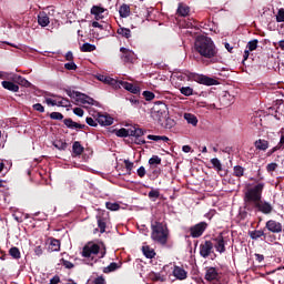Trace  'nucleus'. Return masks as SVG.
<instances>
[{"label": "nucleus", "mask_w": 284, "mask_h": 284, "mask_svg": "<svg viewBox=\"0 0 284 284\" xmlns=\"http://www.w3.org/2000/svg\"><path fill=\"white\" fill-rule=\"evenodd\" d=\"M263 190H265V183H257L255 186L247 189L244 194V207L247 212H262V214H272V204L270 202H262Z\"/></svg>", "instance_id": "1"}, {"label": "nucleus", "mask_w": 284, "mask_h": 284, "mask_svg": "<svg viewBox=\"0 0 284 284\" xmlns=\"http://www.w3.org/2000/svg\"><path fill=\"white\" fill-rule=\"evenodd\" d=\"M195 52H199L202 58L204 65H210L211 63H219V50L212 38L207 36H199L194 42Z\"/></svg>", "instance_id": "2"}, {"label": "nucleus", "mask_w": 284, "mask_h": 284, "mask_svg": "<svg viewBox=\"0 0 284 284\" xmlns=\"http://www.w3.org/2000/svg\"><path fill=\"white\" fill-rule=\"evenodd\" d=\"M151 239L159 245H168V239H170V229L168 224L155 221L151 224Z\"/></svg>", "instance_id": "3"}, {"label": "nucleus", "mask_w": 284, "mask_h": 284, "mask_svg": "<svg viewBox=\"0 0 284 284\" xmlns=\"http://www.w3.org/2000/svg\"><path fill=\"white\" fill-rule=\"evenodd\" d=\"M169 114H170V111H168V104L161 101L154 102V105L151 109V116L153 121H158L160 125H163Z\"/></svg>", "instance_id": "4"}, {"label": "nucleus", "mask_w": 284, "mask_h": 284, "mask_svg": "<svg viewBox=\"0 0 284 284\" xmlns=\"http://www.w3.org/2000/svg\"><path fill=\"white\" fill-rule=\"evenodd\" d=\"M221 276H222V273L219 272V268H216L214 266L205 267L204 278L207 281V283L227 284V282L225 280H223Z\"/></svg>", "instance_id": "5"}, {"label": "nucleus", "mask_w": 284, "mask_h": 284, "mask_svg": "<svg viewBox=\"0 0 284 284\" xmlns=\"http://www.w3.org/2000/svg\"><path fill=\"white\" fill-rule=\"evenodd\" d=\"M189 79L191 81H195V83H200L201 85H219V80L204 74L190 73Z\"/></svg>", "instance_id": "6"}, {"label": "nucleus", "mask_w": 284, "mask_h": 284, "mask_svg": "<svg viewBox=\"0 0 284 284\" xmlns=\"http://www.w3.org/2000/svg\"><path fill=\"white\" fill-rule=\"evenodd\" d=\"M207 227H210V224H207V222H199L197 224L189 229L190 236L192 239H201V236L205 234V230H207Z\"/></svg>", "instance_id": "7"}, {"label": "nucleus", "mask_w": 284, "mask_h": 284, "mask_svg": "<svg viewBox=\"0 0 284 284\" xmlns=\"http://www.w3.org/2000/svg\"><path fill=\"white\" fill-rule=\"evenodd\" d=\"M101 252V246L95 243H89L82 248V256L84 258H92V254L97 255Z\"/></svg>", "instance_id": "8"}, {"label": "nucleus", "mask_w": 284, "mask_h": 284, "mask_svg": "<svg viewBox=\"0 0 284 284\" xmlns=\"http://www.w3.org/2000/svg\"><path fill=\"white\" fill-rule=\"evenodd\" d=\"M212 252H214V243H212V241H205L200 244V256H202V258H209Z\"/></svg>", "instance_id": "9"}, {"label": "nucleus", "mask_w": 284, "mask_h": 284, "mask_svg": "<svg viewBox=\"0 0 284 284\" xmlns=\"http://www.w3.org/2000/svg\"><path fill=\"white\" fill-rule=\"evenodd\" d=\"M116 88H123L128 92H131V94H141V88L123 80H118Z\"/></svg>", "instance_id": "10"}, {"label": "nucleus", "mask_w": 284, "mask_h": 284, "mask_svg": "<svg viewBox=\"0 0 284 284\" xmlns=\"http://www.w3.org/2000/svg\"><path fill=\"white\" fill-rule=\"evenodd\" d=\"M265 230H268L273 234H281L283 232V224L276 222V220H268L265 224Z\"/></svg>", "instance_id": "11"}, {"label": "nucleus", "mask_w": 284, "mask_h": 284, "mask_svg": "<svg viewBox=\"0 0 284 284\" xmlns=\"http://www.w3.org/2000/svg\"><path fill=\"white\" fill-rule=\"evenodd\" d=\"M214 247L216 252L220 254H224L225 252V237H223V233H220L216 237H213Z\"/></svg>", "instance_id": "12"}, {"label": "nucleus", "mask_w": 284, "mask_h": 284, "mask_svg": "<svg viewBox=\"0 0 284 284\" xmlns=\"http://www.w3.org/2000/svg\"><path fill=\"white\" fill-rule=\"evenodd\" d=\"M120 52L122 53L121 59L124 63H133L134 62V52L125 47L120 48Z\"/></svg>", "instance_id": "13"}, {"label": "nucleus", "mask_w": 284, "mask_h": 284, "mask_svg": "<svg viewBox=\"0 0 284 284\" xmlns=\"http://www.w3.org/2000/svg\"><path fill=\"white\" fill-rule=\"evenodd\" d=\"M75 99L83 105H94V99L90 98V95L85 93L78 92Z\"/></svg>", "instance_id": "14"}, {"label": "nucleus", "mask_w": 284, "mask_h": 284, "mask_svg": "<svg viewBox=\"0 0 284 284\" xmlns=\"http://www.w3.org/2000/svg\"><path fill=\"white\" fill-rule=\"evenodd\" d=\"M63 123L67 128H69V130H74V129L85 130L87 128L85 124H80L78 122H74L71 118L64 119Z\"/></svg>", "instance_id": "15"}, {"label": "nucleus", "mask_w": 284, "mask_h": 284, "mask_svg": "<svg viewBox=\"0 0 284 284\" xmlns=\"http://www.w3.org/2000/svg\"><path fill=\"white\" fill-rule=\"evenodd\" d=\"M173 276H175L178 281H185V278H187V272L181 266H174Z\"/></svg>", "instance_id": "16"}, {"label": "nucleus", "mask_w": 284, "mask_h": 284, "mask_svg": "<svg viewBox=\"0 0 284 284\" xmlns=\"http://www.w3.org/2000/svg\"><path fill=\"white\" fill-rule=\"evenodd\" d=\"M98 123H100L101 125L108 126V125H112V123H114V118L108 115V114H100L97 119Z\"/></svg>", "instance_id": "17"}, {"label": "nucleus", "mask_w": 284, "mask_h": 284, "mask_svg": "<svg viewBox=\"0 0 284 284\" xmlns=\"http://www.w3.org/2000/svg\"><path fill=\"white\" fill-rule=\"evenodd\" d=\"M83 152H85V148H83V145H81V142H79V141L73 142L72 156L73 158L81 156V154H83Z\"/></svg>", "instance_id": "18"}, {"label": "nucleus", "mask_w": 284, "mask_h": 284, "mask_svg": "<svg viewBox=\"0 0 284 284\" xmlns=\"http://www.w3.org/2000/svg\"><path fill=\"white\" fill-rule=\"evenodd\" d=\"M38 23L41 26V28H47V26H50V17H48V13L45 11H41L38 14Z\"/></svg>", "instance_id": "19"}, {"label": "nucleus", "mask_w": 284, "mask_h": 284, "mask_svg": "<svg viewBox=\"0 0 284 284\" xmlns=\"http://www.w3.org/2000/svg\"><path fill=\"white\" fill-rule=\"evenodd\" d=\"M98 81H102V83H106L108 85H112L116 89V85L119 83V80H115L114 78H110L108 75L100 74L98 75Z\"/></svg>", "instance_id": "20"}, {"label": "nucleus", "mask_w": 284, "mask_h": 284, "mask_svg": "<svg viewBox=\"0 0 284 284\" xmlns=\"http://www.w3.org/2000/svg\"><path fill=\"white\" fill-rule=\"evenodd\" d=\"M1 85L4 90H9V92H19V84L12 81H2Z\"/></svg>", "instance_id": "21"}, {"label": "nucleus", "mask_w": 284, "mask_h": 284, "mask_svg": "<svg viewBox=\"0 0 284 284\" xmlns=\"http://www.w3.org/2000/svg\"><path fill=\"white\" fill-rule=\"evenodd\" d=\"M13 81H16L18 83V85H22V88H31L32 87V83L21 75L14 74Z\"/></svg>", "instance_id": "22"}, {"label": "nucleus", "mask_w": 284, "mask_h": 284, "mask_svg": "<svg viewBox=\"0 0 284 284\" xmlns=\"http://www.w3.org/2000/svg\"><path fill=\"white\" fill-rule=\"evenodd\" d=\"M254 146L256 148V150L265 152V150L270 148V142L267 140L258 139L254 142Z\"/></svg>", "instance_id": "23"}, {"label": "nucleus", "mask_w": 284, "mask_h": 284, "mask_svg": "<svg viewBox=\"0 0 284 284\" xmlns=\"http://www.w3.org/2000/svg\"><path fill=\"white\" fill-rule=\"evenodd\" d=\"M121 265H123L122 262H112L110 265L103 268L104 274H110V272H116V270H121Z\"/></svg>", "instance_id": "24"}, {"label": "nucleus", "mask_w": 284, "mask_h": 284, "mask_svg": "<svg viewBox=\"0 0 284 284\" xmlns=\"http://www.w3.org/2000/svg\"><path fill=\"white\" fill-rule=\"evenodd\" d=\"M49 250L50 252H59V250H61V241L51 237L49 243Z\"/></svg>", "instance_id": "25"}, {"label": "nucleus", "mask_w": 284, "mask_h": 284, "mask_svg": "<svg viewBox=\"0 0 284 284\" xmlns=\"http://www.w3.org/2000/svg\"><path fill=\"white\" fill-rule=\"evenodd\" d=\"M142 253L145 258H154L156 256V252L150 245L142 246Z\"/></svg>", "instance_id": "26"}, {"label": "nucleus", "mask_w": 284, "mask_h": 284, "mask_svg": "<svg viewBox=\"0 0 284 284\" xmlns=\"http://www.w3.org/2000/svg\"><path fill=\"white\" fill-rule=\"evenodd\" d=\"M119 14L122 19H128V17L131 14L130 6L125 3L122 4L119 9Z\"/></svg>", "instance_id": "27"}, {"label": "nucleus", "mask_w": 284, "mask_h": 284, "mask_svg": "<svg viewBox=\"0 0 284 284\" xmlns=\"http://www.w3.org/2000/svg\"><path fill=\"white\" fill-rule=\"evenodd\" d=\"M184 119L187 123H190L194 128H196V125H199V119L196 118V115H194L192 113H184Z\"/></svg>", "instance_id": "28"}, {"label": "nucleus", "mask_w": 284, "mask_h": 284, "mask_svg": "<svg viewBox=\"0 0 284 284\" xmlns=\"http://www.w3.org/2000/svg\"><path fill=\"white\" fill-rule=\"evenodd\" d=\"M97 221L100 234H105V227H108V222L105 217L97 216Z\"/></svg>", "instance_id": "29"}, {"label": "nucleus", "mask_w": 284, "mask_h": 284, "mask_svg": "<svg viewBox=\"0 0 284 284\" xmlns=\"http://www.w3.org/2000/svg\"><path fill=\"white\" fill-rule=\"evenodd\" d=\"M179 17H187L190 14V7L186 4L180 3L176 10Z\"/></svg>", "instance_id": "30"}, {"label": "nucleus", "mask_w": 284, "mask_h": 284, "mask_svg": "<svg viewBox=\"0 0 284 284\" xmlns=\"http://www.w3.org/2000/svg\"><path fill=\"white\" fill-rule=\"evenodd\" d=\"M250 236L253 241H258V239H261L262 236H264L265 239V231H261V230H255L250 232Z\"/></svg>", "instance_id": "31"}, {"label": "nucleus", "mask_w": 284, "mask_h": 284, "mask_svg": "<svg viewBox=\"0 0 284 284\" xmlns=\"http://www.w3.org/2000/svg\"><path fill=\"white\" fill-rule=\"evenodd\" d=\"M244 174H245V168H243L241 165H235L233 168V176L241 179V176H244Z\"/></svg>", "instance_id": "32"}, {"label": "nucleus", "mask_w": 284, "mask_h": 284, "mask_svg": "<svg viewBox=\"0 0 284 284\" xmlns=\"http://www.w3.org/2000/svg\"><path fill=\"white\" fill-rule=\"evenodd\" d=\"M118 34L124 37V39H130L132 37V31L128 28L122 27L118 29Z\"/></svg>", "instance_id": "33"}, {"label": "nucleus", "mask_w": 284, "mask_h": 284, "mask_svg": "<svg viewBox=\"0 0 284 284\" xmlns=\"http://www.w3.org/2000/svg\"><path fill=\"white\" fill-rule=\"evenodd\" d=\"M9 254L10 256H12V258H16V261H19V258H21V251H19V247L17 246H12L9 250Z\"/></svg>", "instance_id": "34"}, {"label": "nucleus", "mask_w": 284, "mask_h": 284, "mask_svg": "<svg viewBox=\"0 0 284 284\" xmlns=\"http://www.w3.org/2000/svg\"><path fill=\"white\" fill-rule=\"evenodd\" d=\"M105 207L106 210H110L111 212H119V210H121V204L114 202H106L105 203Z\"/></svg>", "instance_id": "35"}, {"label": "nucleus", "mask_w": 284, "mask_h": 284, "mask_svg": "<svg viewBox=\"0 0 284 284\" xmlns=\"http://www.w3.org/2000/svg\"><path fill=\"white\" fill-rule=\"evenodd\" d=\"M180 92L183 97H192L194 94V89L191 87H181Z\"/></svg>", "instance_id": "36"}, {"label": "nucleus", "mask_w": 284, "mask_h": 284, "mask_svg": "<svg viewBox=\"0 0 284 284\" xmlns=\"http://www.w3.org/2000/svg\"><path fill=\"white\" fill-rule=\"evenodd\" d=\"M211 163L217 172H223V164H221V160H219V158L211 159Z\"/></svg>", "instance_id": "37"}, {"label": "nucleus", "mask_w": 284, "mask_h": 284, "mask_svg": "<svg viewBox=\"0 0 284 284\" xmlns=\"http://www.w3.org/2000/svg\"><path fill=\"white\" fill-rule=\"evenodd\" d=\"M80 50L81 52H94V50H97V45L85 42L84 44H82Z\"/></svg>", "instance_id": "38"}, {"label": "nucleus", "mask_w": 284, "mask_h": 284, "mask_svg": "<svg viewBox=\"0 0 284 284\" xmlns=\"http://www.w3.org/2000/svg\"><path fill=\"white\" fill-rule=\"evenodd\" d=\"M148 139L150 141H164V143H168V141H170V138L165 135H148Z\"/></svg>", "instance_id": "39"}, {"label": "nucleus", "mask_w": 284, "mask_h": 284, "mask_svg": "<svg viewBox=\"0 0 284 284\" xmlns=\"http://www.w3.org/2000/svg\"><path fill=\"white\" fill-rule=\"evenodd\" d=\"M103 12H105V9H103V7L93 6L91 8V14H93L94 17H99V14H102Z\"/></svg>", "instance_id": "40"}, {"label": "nucleus", "mask_w": 284, "mask_h": 284, "mask_svg": "<svg viewBox=\"0 0 284 284\" xmlns=\"http://www.w3.org/2000/svg\"><path fill=\"white\" fill-rule=\"evenodd\" d=\"M164 121H165V123L162 124V126L165 128V130H172V128L174 125H176V122H174V120L170 119V116H166V119Z\"/></svg>", "instance_id": "41"}, {"label": "nucleus", "mask_w": 284, "mask_h": 284, "mask_svg": "<svg viewBox=\"0 0 284 284\" xmlns=\"http://www.w3.org/2000/svg\"><path fill=\"white\" fill-rule=\"evenodd\" d=\"M246 48L248 49V52H254V50L258 48V41L256 39L248 41Z\"/></svg>", "instance_id": "42"}, {"label": "nucleus", "mask_w": 284, "mask_h": 284, "mask_svg": "<svg viewBox=\"0 0 284 284\" xmlns=\"http://www.w3.org/2000/svg\"><path fill=\"white\" fill-rule=\"evenodd\" d=\"M53 145L54 148H57V150H68V144L65 143V141L62 140L55 141Z\"/></svg>", "instance_id": "43"}, {"label": "nucleus", "mask_w": 284, "mask_h": 284, "mask_svg": "<svg viewBox=\"0 0 284 284\" xmlns=\"http://www.w3.org/2000/svg\"><path fill=\"white\" fill-rule=\"evenodd\" d=\"M161 161L159 155H152V158L149 159V165H161Z\"/></svg>", "instance_id": "44"}, {"label": "nucleus", "mask_w": 284, "mask_h": 284, "mask_svg": "<svg viewBox=\"0 0 284 284\" xmlns=\"http://www.w3.org/2000/svg\"><path fill=\"white\" fill-rule=\"evenodd\" d=\"M159 196H161V192H159V190H151L149 192V199H151L152 201H156Z\"/></svg>", "instance_id": "45"}, {"label": "nucleus", "mask_w": 284, "mask_h": 284, "mask_svg": "<svg viewBox=\"0 0 284 284\" xmlns=\"http://www.w3.org/2000/svg\"><path fill=\"white\" fill-rule=\"evenodd\" d=\"M50 119L53 121H63V115L61 112H52L50 113Z\"/></svg>", "instance_id": "46"}, {"label": "nucleus", "mask_w": 284, "mask_h": 284, "mask_svg": "<svg viewBox=\"0 0 284 284\" xmlns=\"http://www.w3.org/2000/svg\"><path fill=\"white\" fill-rule=\"evenodd\" d=\"M60 262L62 263L63 267H65V270L74 268V264L65 258H61Z\"/></svg>", "instance_id": "47"}, {"label": "nucleus", "mask_w": 284, "mask_h": 284, "mask_svg": "<svg viewBox=\"0 0 284 284\" xmlns=\"http://www.w3.org/2000/svg\"><path fill=\"white\" fill-rule=\"evenodd\" d=\"M115 134H116V136H120L121 139H125V136H128V129H125V128L119 129L115 132Z\"/></svg>", "instance_id": "48"}, {"label": "nucleus", "mask_w": 284, "mask_h": 284, "mask_svg": "<svg viewBox=\"0 0 284 284\" xmlns=\"http://www.w3.org/2000/svg\"><path fill=\"white\" fill-rule=\"evenodd\" d=\"M276 21L277 23H283L284 22V9H280L277 14H276Z\"/></svg>", "instance_id": "49"}, {"label": "nucleus", "mask_w": 284, "mask_h": 284, "mask_svg": "<svg viewBox=\"0 0 284 284\" xmlns=\"http://www.w3.org/2000/svg\"><path fill=\"white\" fill-rule=\"evenodd\" d=\"M143 97L145 99V101H152L154 99V92L151 91H143Z\"/></svg>", "instance_id": "50"}, {"label": "nucleus", "mask_w": 284, "mask_h": 284, "mask_svg": "<svg viewBox=\"0 0 284 284\" xmlns=\"http://www.w3.org/2000/svg\"><path fill=\"white\" fill-rule=\"evenodd\" d=\"M152 281H159L160 283H165V276H162L160 273H154Z\"/></svg>", "instance_id": "51"}, {"label": "nucleus", "mask_w": 284, "mask_h": 284, "mask_svg": "<svg viewBox=\"0 0 284 284\" xmlns=\"http://www.w3.org/2000/svg\"><path fill=\"white\" fill-rule=\"evenodd\" d=\"M124 165H125V170L129 172H132L133 168H134V163L130 162V160H124Z\"/></svg>", "instance_id": "52"}, {"label": "nucleus", "mask_w": 284, "mask_h": 284, "mask_svg": "<svg viewBox=\"0 0 284 284\" xmlns=\"http://www.w3.org/2000/svg\"><path fill=\"white\" fill-rule=\"evenodd\" d=\"M276 168H278V164L272 162V163L267 164L266 171H267V172H276Z\"/></svg>", "instance_id": "53"}, {"label": "nucleus", "mask_w": 284, "mask_h": 284, "mask_svg": "<svg viewBox=\"0 0 284 284\" xmlns=\"http://www.w3.org/2000/svg\"><path fill=\"white\" fill-rule=\"evenodd\" d=\"M33 110H36V112H45V108L41 105V103H36L32 105Z\"/></svg>", "instance_id": "54"}, {"label": "nucleus", "mask_w": 284, "mask_h": 284, "mask_svg": "<svg viewBox=\"0 0 284 284\" xmlns=\"http://www.w3.org/2000/svg\"><path fill=\"white\" fill-rule=\"evenodd\" d=\"M65 70H77V63L74 61L68 62L64 64Z\"/></svg>", "instance_id": "55"}, {"label": "nucleus", "mask_w": 284, "mask_h": 284, "mask_svg": "<svg viewBox=\"0 0 284 284\" xmlns=\"http://www.w3.org/2000/svg\"><path fill=\"white\" fill-rule=\"evenodd\" d=\"M282 148L281 143H278L276 146H274L273 149H271L267 153L266 156H272V154H274V152H278V150Z\"/></svg>", "instance_id": "56"}, {"label": "nucleus", "mask_w": 284, "mask_h": 284, "mask_svg": "<svg viewBox=\"0 0 284 284\" xmlns=\"http://www.w3.org/2000/svg\"><path fill=\"white\" fill-rule=\"evenodd\" d=\"M65 103H70V101L68 99H62L61 101H58L55 105H58V108H68V104Z\"/></svg>", "instance_id": "57"}, {"label": "nucleus", "mask_w": 284, "mask_h": 284, "mask_svg": "<svg viewBox=\"0 0 284 284\" xmlns=\"http://www.w3.org/2000/svg\"><path fill=\"white\" fill-rule=\"evenodd\" d=\"M85 121H87L88 125H90L91 128H97V125H98V123H97L98 121H95L92 118H87Z\"/></svg>", "instance_id": "58"}, {"label": "nucleus", "mask_w": 284, "mask_h": 284, "mask_svg": "<svg viewBox=\"0 0 284 284\" xmlns=\"http://www.w3.org/2000/svg\"><path fill=\"white\" fill-rule=\"evenodd\" d=\"M73 113H74L77 116H83V114H85V111H83V109H81V108H74V109H73Z\"/></svg>", "instance_id": "59"}, {"label": "nucleus", "mask_w": 284, "mask_h": 284, "mask_svg": "<svg viewBox=\"0 0 284 284\" xmlns=\"http://www.w3.org/2000/svg\"><path fill=\"white\" fill-rule=\"evenodd\" d=\"M144 134H145V131H143V129L135 126V138H141Z\"/></svg>", "instance_id": "60"}, {"label": "nucleus", "mask_w": 284, "mask_h": 284, "mask_svg": "<svg viewBox=\"0 0 284 284\" xmlns=\"http://www.w3.org/2000/svg\"><path fill=\"white\" fill-rule=\"evenodd\" d=\"M138 176H140V179H143V176H145V166H140L138 169Z\"/></svg>", "instance_id": "61"}, {"label": "nucleus", "mask_w": 284, "mask_h": 284, "mask_svg": "<svg viewBox=\"0 0 284 284\" xmlns=\"http://www.w3.org/2000/svg\"><path fill=\"white\" fill-rule=\"evenodd\" d=\"M61 283V277H59V275H54L51 280L49 284H59Z\"/></svg>", "instance_id": "62"}, {"label": "nucleus", "mask_w": 284, "mask_h": 284, "mask_svg": "<svg viewBox=\"0 0 284 284\" xmlns=\"http://www.w3.org/2000/svg\"><path fill=\"white\" fill-rule=\"evenodd\" d=\"M93 284H105V278H103V276H99L93 281Z\"/></svg>", "instance_id": "63"}, {"label": "nucleus", "mask_w": 284, "mask_h": 284, "mask_svg": "<svg viewBox=\"0 0 284 284\" xmlns=\"http://www.w3.org/2000/svg\"><path fill=\"white\" fill-rule=\"evenodd\" d=\"M135 143L136 145H145V139H142V136L135 138Z\"/></svg>", "instance_id": "64"}]
</instances>
